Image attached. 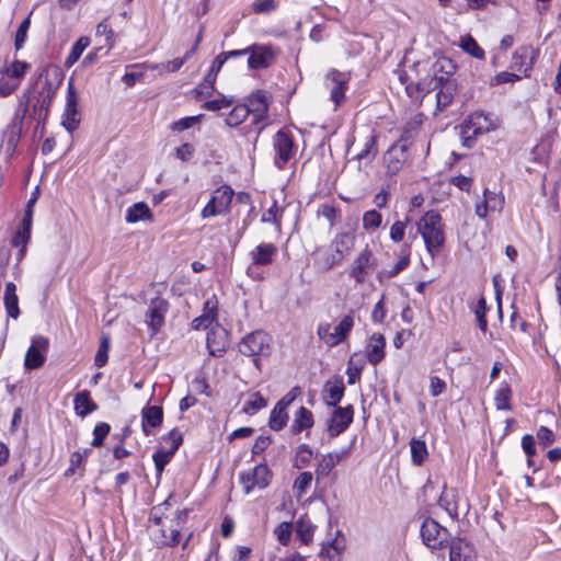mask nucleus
Here are the masks:
<instances>
[{"label": "nucleus", "instance_id": "obj_4", "mask_svg": "<svg viewBox=\"0 0 561 561\" xmlns=\"http://www.w3.org/2000/svg\"><path fill=\"white\" fill-rule=\"evenodd\" d=\"M239 348L247 356L266 357L272 352V339L264 331H254L242 339Z\"/></svg>", "mask_w": 561, "mask_h": 561}, {"label": "nucleus", "instance_id": "obj_28", "mask_svg": "<svg viewBox=\"0 0 561 561\" xmlns=\"http://www.w3.org/2000/svg\"><path fill=\"white\" fill-rule=\"evenodd\" d=\"M41 91L38 94L36 106L39 107V110L48 111L51 101L54 99V95L57 90V84L48 80L46 77L45 79H41Z\"/></svg>", "mask_w": 561, "mask_h": 561}, {"label": "nucleus", "instance_id": "obj_9", "mask_svg": "<svg viewBox=\"0 0 561 561\" xmlns=\"http://www.w3.org/2000/svg\"><path fill=\"white\" fill-rule=\"evenodd\" d=\"M273 147L275 151L274 163L278 169H283L296 153L294 140L286 131L279 130L273 137Z\"/></svg>", "mask_w": 561, "mask_h": 561}, {"label": "nucleus", "instance_id": "obj_15", "mask_svg": "<svg viewBox=\"0 0 561 561\" xmlns=\"http://www.w3.org/2000/svg\"><path fill=\"white\" fill-rule=\"evenodd\" d=\"M538 58V50L533 46L518 47L512 57V68L524 73L529 78L531 69Z\"/></svg>", "mask_w": 561, "mask_h": 561}, {"label": "nucleus", "instance_id": "obj_14", "mask_svg": "<svg viewBox=\"0 0 561 561\" xmlns=\"http://www.w3.org/2000/svg\"><path fill=\"white\" fill-rule=\"evenodd\" d=\"M49 346V341L47 337L42 335H36L32 339V344L28 347L25 358L24 366L27 369H37L45 363V353L47 352Z\"/></svg>", "mask_w": 561, "mask_h": 561}, {"label": "nucleus", "instance_id": "obj_25", "mask_svg": "<svg viewBox=\"0 0 561 561\" xmlns=\"http://www.w3.org/2000/svg\"><path fill=\"white\" fill-rule=\"evenodd\" d=\"M227 339L222 329L214 330L207 334V348L211 356L220 357L226 352Z\"/></svg>", "mask_w": 561, "mask_h": 561}, {"label": "nucleus", "instance_id": "obj_32", "mask_svg": "<svg viewBox=\"0 0 561 561\" xmlns=\"http://www.w3.org/2000/svg\"><path fill=\"white\" fill-rule=\"evenodd\" d=\"M411 459L414 466H421L428 457V450L425 440L412 438L410 442Z\"/></svg>", "mask_w": 561, "mask_h": 561}, {"label": "nucleus", "instance_id": "obj_53", "mask_svg": "<svg viewBox=\"0 0 561 561\" xmlns=\"http://www.w3.org/2000/svg\"><path fill=\"white\" fill-rule=\"evenodd\" d=\"M186 61V58H175L173 60L167 61L165 64L161 65H152L150 66V69L158 70L160 73L163 72H175L181 69V67Z\"/></svg>", "mask_w": 561, "mask_h": 561}, {"label": "nucleus", "instance_id": "obj_54", "mask_svg": "<svg viewBox=\"0 0 561 561\" xmlns=\"http://www.w3.org/2000/svg\"><path fill=\"white\" fill-rule=\"evenodd\" d=\"M110 341L108 337H103L99 350L94 357V365L99 368L103 367L108 359Z\"/></svg>", "mask_w": 561, "mask_h": 561}, {"label": "nucleus", "instance_id": "obj_21", "mask_svg": "<svg viewBox=\"0 0 561 561\" xmlns=\"http://www.w3.org/2000/svg\"><path fill=\"white\" fill-rule=\"evenodd\" d=\"M253 266H265L273 263L277 255V247L273 243H260L249 253Z\"/></svg>", "mask_w": 561, "mask_h": 561}, {"label": "nucleus", "instance_id": "obj_13", "mask_svg": "<svg viewBox=\"0 0 561 561\" xmlns=\"http://www.w3.org/2000/svg\"><path fill=\"white\" fill-rule=\"evenodd\" d=\"M353 417L354 409L352 405L335 408L327 425L329 436L334 438L343 433L353 422Z\"/></svg>", "mask_w": 561, "mask_h": 561}, {"label": "nucleus", "instance_id": "obj_43", "mask_svg": "<svg viewBox=\"0 0 561 561\" xmlns=\"http://www.w3.org/2000/svg\"><path fill=\"white\" fill-rule=\"evenodd\" d=\"M314 526L305 518H299L296 523V535L302 543L309 545L313 538Z\"/></svg>", "mask_w": 561, "mask_h": 561}, {"label": "nucleus", "instance_id": "obj_34", "mask_svg": "<svg viewBox=\"0 0 561 561\" xmlns=\"http://www.w3.org/2000/svg\"><path fill=\"white\" fill-rule=\"evenodd\" d=\"M90 45V38L87 36L80 37L71 47V50L69 51L66 60L65 66L67 68H70L73 66L79 58L81 57L82 53L89 47Z\"/></svg>", "mask_w": 561, "mask_h": 561}, {"label": "nucleus", "instance_id": "obj_36", "mask_svg": "<svg viewBox=\"0 0 561 561\" xmlns=\"http://www.w3.org/2000/svg\"><path fill=\"white\" fill-rule=\"evenodd\" d=\"M31 68L30 64L21 60H15L9 66H7L2 73L12 79L13 81H18L19 84L21 83L22 78L27 72V70Z\"/></svg>", "mask_w": 561, "mask_h": 561}, {"label": "nucleus", "instance_id": "obj_18", "mask_svg": "<svg viewBox=\"0 0 561 561\" xmlns=\"http://www.w3.org/2000/svg\"><path fill=\"white\" fill-rule=\"evenodd\" d=\"M248 54V66L251 69L267 68L275 58L273 49L266 45H252L249 47Z\"/></svg>", "mask_w": 561, "mask_h": 561}, {"label": "nucleus", "instance_id": "obj_55", "mask_svg": "<svg viewBox=\"0 0 561 561\" xmlns=\"http://www.w3.org/2000/svg\"><path fill=\"white\" fill-rule=\"evenodd\" d=\"M215 78H211L210 76L206 75L203 82L199 83L195 89L197 96L199 99L210 96L215 89Z\"/></svg>", "mask_w": 561, "mask_h": 561}, {"label": "nucleus", "instance_id": "obj_7", "mask_svg": "<svg viewBox=\"0 0 561 561\" xmlns=\"http://www.w3.org/2000/svg\"><path fill=\"white\" fill-rule=\"evenodd\" d=\"M500 124L501 121L496 115L478 111L465 121L462 127L466 133L471 131L473 136H479L495 130Z\"/></svg>", "mask_w": 561, "mask_h": 561}, {"label": "nucleus", "instance_id": "obj_44", "mask_svg": "<svg viewBox=\"0 0 561 561\" xmlns=\"http://www.w3.org/2000/svg\"><path fill=\"white\" fill-rule=\"evenodd\" d=\"M95 34H96V36H104L105 37V48L106 49L104 51V55L108 54L110 50L115 45V42H114V35L115 34H114V31L111 27V25L108 24L106 19H104L103 21H101L96 25Z\"/></svg>", "mask_w": 561, "mask_h": 561}, {"label": "nucleus", "instance_id": "obj_40", "mask_svg": "<svg viewBox=\"0 0 561 561\" xmlns=\"http://www.w3.org/2000/svg\"><path fill=\"white\" fill-rule=\"evenodd\" d=\"M287 421L288 414L286 412V409H283L275 404L270 414L268 426L273 431H280L287 424Z\"/></svg>", "mask_w": 561, "mask_h": 561}, {"label": "nucleus", "instance_id": "obj_10", "mask_svg": "<svg viewBox=\"0 0 561 561\" xmlns=\"http://www.w3.org/2000/svg\"><path fill=\"white\" fill-rule=\"evenodd\" d=\"M375 267L376 260L371 250L366 247L355 257L350 271V276L354 278L357 284H363Z\"/></svg>", "mask_w": 561, "mask_h": 561}, {"label": "nucleus", "instance_id": "obj_8", "mask_svg": "<svg viewBox=\"0 0 561 561\" xmlns=\"http://www.w3.org/2000/svg\"><path fill=\"white\" fill-rule=\"evenodd\" d=\"M355 244V234L353 232H340L331 241L333 253L325 259L324 266L332 268L340 264L352 251Z\"/></svg>", "mask_w": 561, "mask_h": 561}, {"label": "nucleus", "instance_id": "obj_12", "mask_svg": "<svg viewBox=\"0 0 561 561\" xmlns=\"http://www.w3.org/2000/svg\"><path fill=\"white\" fill-rule=\"evenodd\" d=\"M423 542L431 549H438L447 540L448 530L436 520L426 518L421 526Z\"/></svg>", "mask_w": 561, "mask_h": 561}, {"label": "nucleus", "instance_id": "obj_46", "mask_svg": "<svg viewBox=\"0 0 561 561\" xmlns=\"http://www.w3.org/2000/svg\"><path fill=\"white\" fill-rule=\"evenodd\" d=\"M456 88L453 83H445L440 90L436 93V101L438 110H444L447 107L454 99Z\"/></svg>", "mask_w": 561, "mask_h": 561}, {"label": "nucleus", "instance_id": "obj_5", "mask_svg": "<svg viewBox=\"0 0 561 561\" xmlns=\"http://www.w3.org/2000/svg\"><path fill=\"white\" fill-rule=\"evenodd\" d=\"M270 480L271 471L266 465H257L240 473V483L245 494L266 488Z\"/></svg>", "mask_w": 561, "mask_h": 561}, {"label": "nucleus", "instance_id": "obj_60", "mask_svg": "<svg viewBox=\"0 0 561 561\" xmlns=\"http://www.w3.org/2000/svg\"><path fill=\"white\" fill-rule=\"evenodd\" d=\"M291 530H293V527H291V524L290 523H287V522H284V523H280L274 530V534L276 535L278 541L283 545V546H286L288 545L289 540H290V537H291Z\"/></svg>", "mask_w": 561, "mask_h": 561}, {"label": "nucleus", "instance_id": "obj_2", "mask_svg": "<svg viewBox=\"0 0 561 561\" xmlns=\"http://www.w3.org/2000/svg\"><path fill=\"white\" fill-rule=\"evenodd\" d=\"M234 192L229 185H221L216 188L201 210L202 219L227 215L230 211Z\"/></svg>", "mask_w": 561, "mask_h": 561}, {"label": "nucleus", "instance_id": "obj_20", "mask_svg": "<svg viewBox=\"0 0 561 561\" xmlns=\"http://www.w3.org/2000/svg\"><path fill=\"white\" fill-rule=\"evenodd\" d=\"M346 83L345 76L337 71H331L325 78V85L330 90V96L335 106L344 101Z\"/></svg>", "mask_w": 561, "mask_h": 561}, {"label": "nucleus", "instance_id": "obj_6", "mask_svg": "<svg viewBox=\"0 0 561 561\" xmlns=\"http://www.w3.org/2000/svg\"><path fill=\"white\" fill-rule=\"evenodd\" d=\"M407 134L408 130H404L401 139L394 142L383 156V164L389 175L397 174L407 161V149L409 146Z\"/></svg>", "mask_w": 561, "mask_h": 561}, {"label": "nucleus", "instance_id": "obj_23", "mask_svg": "<svg viewBox=\"0 0 561 561\" xmlns=\"http://www.w3.org/2000/svg\"><path fill=\"white\" fill-rule=\"evenodd\" d=\"M217 299L215 297L207 299L204 304L203 313L193 320V328L201 330L210 327L217 320Z\"/></svg>", "mask_w": 561, "mask_h": 561}, {"label": "nucleus", "instance_id": "obj_33", "mask_svg": "<svg viewBox=\"0 0 561 561\" xmlns=\"http://www.w3.org/2000/svg\"><path fill=\"white\" fill-rule=\"evenodd\" d=\"M15 285L13 283L7 284L5 293H4V305L8 314L16 319L19 317V298L15 294Z\"/></svg>", "mask_w": 561, "mask_h": 561}, {"label": "nucleus", "instance_id": "obj_51", "mask_svg": "<svg viewBox=\"0 0 561 561\" xmlns=\"http://www.w3.org/2000/svg\"><path fill=\"white\" fill-rule=\"evenodd\" d=\"M376 152H377L376 136L370 135L366 139L363 149L357 153L356 158L358 160H368L369 161L375 157Z\"/></svg>", "mask_w": 561, "mask_h": 561}, {"label": "nucleus", "instance_id": "obj_45", "mask_svg": "<svg viewBox=\"0 0 561 561\" xmlns=\"http://www.w3.org/2000/svg\"><path fill=\"white\" fill-rule=\"evenodd\" d=\"M382 224V216L379 211L370 209L363 215V229L371 233L376 231Z\"/></svg>", "mask_w": 561, "mask_h": 561}, {"label": "nucleus", "instance_id": "obj_49", "mask_svg": "<svg viewBox=\"0 0 561 561\" xmlns=\"http://www.w3.org/2000/svg\"><path fill=\"white\" fill-rule=\"evenodd\" d=\"M283 209L278 207L276 202H273L272 206L263 213L261 221L273 224L276 226L277 230H280V217Z\"/></svg>", "mask_w": 561, "mask_h": 561}, {"label": "nucleus", "instance_id": "obj_64", "mask_svg": "<svg viewBox=\"0 0 561 561\" xmlns=\"http://www.w3.org/2000/svg\"><path fill=\"white\" fill-rule=\"evenodd\" d=\"M18 81H13L5 75L1 73L0 77V95L1 96H9L11 95L19 87Z\"/></svg>", "mask_w": 561, "mask_h": 561}, {"label": "nucleus", "instance_id": "obj_52", "mask_svg": "<svg viewBox=\"0 0 561 561\" xmlns=\"http://www.w3.org/2000/svg\"><path fill=\"white\" fill-rule=\"evenodd\" d=\"M483 197L492 213L502 210L504 206V196L502 194L485 191Z\"/></svg>", "mask_w": 561, "mask_h": 561}, {"label": "nucleus", "instance_id": "obj_11", "mask_svg": "<svg viewBox=\"0 0 561 561\" xmlns=\"http://www.w3.org/2000/svg\"><path fill=\"white\" fill-rule=\"evenodd\" d=\"M79 100L77 95V91L72 80L68 83V92L66 100V107L62 118V126L69 131L72 133L80 123V111H79Z\"/></svg>", "mask_w": 561, "mask_h": 561}, {"label": "nucleus", "instance_id": "obj_26", "mask_svg": "<svg viewBox=\"0 0 561 561\" xmlns=\"http://www.w3.org/2000/svg\"><path fill=\"white\" fill-rule=\"evenodd\" d=\"M344 383L341 378L328 380L323 389L325 403L329 407H336L344 396Z\"/></svg>", "mask_w": 561, "mask_h": 561}, {"label": "nucleus", "instance_id": "obj_29", "mask_svg": "<svg viewBox=\"0 0 561 561\" xmlns=\"http://www.w3.org/2000/svg\"><path fill=\"white\" fill-rule=\"evenodd\" d=\"M142 220H152V211L146 203L138 202L126 210L127 222L135 224Z\"/></svg>", "mask_w": 561, "mask_h": 561}, {"label": "nucleus", "instance_id": "obj_17", "mask_svg": "<svg viewBox=\"0 0 561 561\" xmlns=\"http://www.w3.org/2000/svg\"><path fill=\"white\" fill-rule=\"evenodd\" d=\"M169 304L165 299L157 297L150 301L147 311V324L151 329L152 335L163 325Z\"/></svg>", "mask_w": 561, "mask_h": 561}, {"label": "nucleus", "instance_id": "obj_38", "mask_svg": "<svg viewBox=\"0 0 561 561\" xmlns=\"http://www.w3.org/2000/svg\"><path fill=\"white\" fill-rule=\"evenodd\" d=\"M512 390L508 383L503 382L496 390L494 402L497 410H511Z\"/></svg>", "mask_w": 561, "mask_h": 561}, {"label": "nucleus", "instance_id": "obj_59", "mask_svg": "<svg viewBox=\"0 0 561 561\" xmlns=\"http://www.w3.org/2000/svg\"><path fill=\"white\" fill-rule=\"evenodd\" d=\"M232 103H233L232 98L221 96L219 99H215V100L205 102L203 104V107L207 111L216 112V111L231 106Z\"/></svg>", "mask_w": 561, "mask_h": 561}, {"label": "nucleus", "instance_id": "obj_16", "mask_svg": "<svg viewBox=\"0 0 561 561\" xmlns=\"http://www.w3.org/2000/svg\"><path fill=\"white\" fill-rule=\"evenodd\" d=\"M352 448L353 443L346 447L341 448L340 450L322 455L316 467L317 477H328L336 465L350 457Z\"/></svg>", "mask_w": 561, "mask_h": 561}, {"label": "nucleus", "instance_id": "obj_57", "mask_svg": "<svg viewBox=\"0 0 561 561\" xmlns=\"http://www.w3.org/2000/svg\"><path fill=\"white\" fill-rule=\"evenodd\" d=\"M202 117H203L202 114L195 115V116L183 117V118L172 123L171 129L174 131L186 130V129L191 128L192 126H194L195 124H198L202 121Z\"/></svg>", "mask_w": 561, "mask_h": 561}, {"label": "nucleus", "instance_id": "obj_30", "mask_svg": "<svg viewBox=\"0 0 561 561\" xmlns=\"http://www.w3.org/2000/svg\"><path fill=\"white\" fill-rule=\"evenodd\" d=\"M250 113L253 114L256 122L261 121L267 112V96L264 92H256L250 96L249 105Z\"/></svg>", "mask_w": 561, "mask_h": 561}, {"label": "nucleus", "instance_id": "obj_31", "mask_svg": "<svg viewBox=\"0 0 561 561\" xmlns=\"http://www.w3.org/2000/svg\"><path fill=\"white\" fill-rule=\"evenodd\" d=\"M73 403L76 413L80 416H85L96 409V405L91 400L90 393L87 390L78 392L75 397Z\"/></svg>", "mask_w": 561, "mask_h": 561}, {"label": "nucleus", "instance_id": "obj_63", "mask_svg": "<svg viewBox=\"0 0 561 561\" xmlns=\"http://www.w3.org/2000/svg\"><path fill=\"white\" fill-rule=\"evenodd\" d=\"M519 79H520V77L516 73L502 71V72H499L497 75H495L490 80V85L495 87V85H500L503 83H514V82L518 81Z\"/></svg>", "mask_w": 561, "mask_h": 561}, {"label": "nucleus", "instance_id": "obj_39", "mask_svg": "<svg viewBox=\"0 0 561 561\" xmlns=\"http://www.w3.org/2000/svg\"><path fill=\"white\" fill-rule=\"evenodd\" d=\"M459 47L467 54H469L471 57L477 59H483L484 58V51L479 46L477 41L470 36L466 35L460 38Z\"/></svg>", "mask_w": 561, "mask_h": 561}, {"label": "nucleus", "instance_id": "obj_48", "mask_svg": "<svg viewBox=\"0 0 561 561\" xmlns=\"http://www.w3.org/2000/svg\"><path fill=\"white\" fill-rule=\"evenodd\" d=\"M454 491L444 490L438 500L439 506H442L451 517L458 515V508L457 504L454 502Z\"/></svg>", "mask_w": 561, "mask_h": 561}, {"label": "nucleus", "instance_id": "obj_27", "mask_svg": "<svg viewBox=\"0 0 561 561\" xmlns=\"http://www.w3.org/2000/svg\"><path fill=\"white\" fill-rule=\"evenodd\" d=\"M313 424L314 420L312 412L305 407H300L295 413L290 431L293 434H298L305 430L311 428Z\"/></svg>", "mask_w": 561, "mask_h": 561}, {"label": "nucleus", "instance_id": "obj_24", "mask_svg": "<svg viewBox=\"0 0 561 561\" xmlns=\"http://www.w3.org/2000/svg\"><path fill=\"white\" fill-rule=\"evenodd\" d=\"M386 340L382 334L374 333L366 346V356L369 363L377 365L385 358Z\"/></svg>", "mask_w": 561, "mask_h": 561}, {"label": "nucleus", "instance_id": "obj_61", "mask_svg": "<svg viewBox=\"0 0 561 561\" xmlns=\"http://www.w3.org/2000/svg\"><path fill=\"white\" fill-rule=\"evenodd\" d=\"M30 25H31V20H30V16H27L26 19H24V21L21 23V25L19 26V28L16 31L14 46L18 50L23 47V45L26 41Z\"/></svg>", "mask_w": 561, "mask_h": 561}, {"label": "nucleus", "instance_id": "obj_42", "mask_svg": "<svg viewBox=\"0 0 561 561\" xmlns=\"http://www.w3.org/2000/svg\"><path fill=\"white\" fill-rule=\"evenodd\" d=\"M250 114L247 105H237L227 115L225 122L230 127H236L243 123Z\"/></svg>", "mask_w": 561, "mask_h": 561}, {"label": "nucleus", "instance_id": "obj_47", "mask_svg": "<svg viewBox=\"0 0 561 561\" xmlns=\"http://www.w3.org/2000/svg\"><path fill=\"white\" fill-rule=\"evenodd\" d=\"M267 405V401L259 392L250 394L243 405V412L250 415L255 414L257 411L264 409Z\"/></svg>", "mask_w": 561, "mask_h": 561}, {"label": "nucleus", "instance_id": "obj_35", "mask_svg": "<svg viewBox=\"0 0 561 561\" xmlns=\"http://www.w3.org/2000/svg\"><path fill=\"white\" fill-rule=\"evenodd\" d=\"M154 540L159 545L174 547L180 542V529L174 527L169 529L161 528L159 534L154 535Z\"/></svg>", "mask_w": 561, "mask_h": 561}, {"label": "nucleus", "instance_id": "obj_3", "mask_svg": "<svg viewBox=\"0 0 561 561\" xmlns=\"http://www.w3.org/2000/svg\"><path fill=\"white\" fill-rule=\"evenodd\" d=\"M354 327L353 316L346 314L342 318L337 325L332 330L330 323H320L317 334L329 346H336L342 343L350 334Z\"/></svg>", "mask_w": 561, "mask_h": 561}, {"label": "nucleus", "instance_id": "obj_56", "mask_svg": "<svg viewBox=\"0 0 561 561\" xmlns=\"http://www.w3.org/2000/svg\"><path fill=\"white\" fill-rule=\"evenodd\" d=\"M278 7L277 0H254L252 2V10L259 14L271 13Z\"/></svg>", "mask_w": 561, "mask_h": 561}, {"label": "nucleus", "instance_id": "obj_19", "mask_svg": "<svg viewBox=\"0 0 561 561\" xmlns=\"http://www.w3.org/2000/svg\"><path fill=\"white\" fill-rule=\"evenodd\" d=\"M477 551L471 542L462 538L451 540L449 561H477Z\"/></svg>", "mask_w": 561, "mask_h": 561}, {"label": "nucleus", "instance_id": "obj_1", "mask_svg": "<svg viewBox=\"0 0 561 561\" xmlns=\"http://www.w3.org/2000/svg\"><path fill=\"white\" fill-rule=\"evenodd\" d=\"M416 230L423 238L426 251L434 257L445 244V229L442 216L436 210L426 211L416 222Z\"/></svg>", "mask_w": 561, "mask_h": 561}, {"label": "nucleus", "instance_id": "obj_41", "mask_svg": "<svg viewBox=\"0 0 561 561\" xmlns=\"http://www.w3.org/2000/svg\"><path fill=\"white\" fill-rule=\"evenodd\" d=\"M313 458V450L307 444H301L297 447L295 454L294 466L298 469L306 468L309 466Z\"/></svg>", "mask_w": 561, "mask_h": 561}, {"label": "nucleus", "instance_id": "obj_62", "mask_svg": "<svg viewBox=\"0 0 561 561\" xmlns=\"http://www.w3.org/2000/svg\"><path fill=\"white\" fill-rule=\"evenodd\" d=\"M405 229H407V222L401 221V220L394 221L390 227V232H389L390 239L396 243L401 242L404 239Z\"/></svg>", "mask_w": 561, "mask_h": 561}, {"label": "nucleus", "instance_id": "obj_50", "mask_svg": "<svg viewBox=\"0 0 561 561\" xmlns=\"http://www.w3.org/2000/svg\"><path fill=\"white\" fill-rule=\"evenodd\" d=\"M173 455L174 454L172 451L164 448L159 449L153 454L152 458L159 477L162 474L164 467L170 462Z\"/></svg>", "mask_w": 561, "mask_h": 561}, {"label": "nucleus", "instance_id": "obj_37", "mask_svg": "<svg viewBox=\"0 0 561 561\" xmlns=\"http://www.w3.org/2000/svg\"><path fill=\"white\" fill-rule=\"evenodd\" d=\"M313 477L310 471L301 472L294 481L293 491L297 499H301L310 489Z\"/></svg>", "mask_w": 561, "mask_h": 561}, {"label": "nucleus", "instance_id": "obj_22", "mask_svg": "<svg viewBox=\"0 0 561 561\" xmlns=\"http://www.w3.org/2000/svg\"><path fill=\"white\" fill-rule=\"evenodd\" d=\"M163 421V411L159 405H146L141 410V426L145 435L152 434L151 428L160 427Z\"/></svg>", "mask_w": 561, "mask_h": 561}, {"label": "nucleus", "instance_id": "obj_58", "mask_svg": "<svg viewBox=\"0 0 561 561\" xmlns=\"http://www.w3.org/2000/svg\"><path fill=\"white\" fill-rule=\"evenodd\" d=\"M110 430H111V427L107 423L102 422V423L96 424L93 430L94 438L91 443L92 446H94V447L102 446L104 443V439L106 438V436L110 433Z\"/></svg>", "mask_w": 561, "mask_h": 561}]
</instances>
